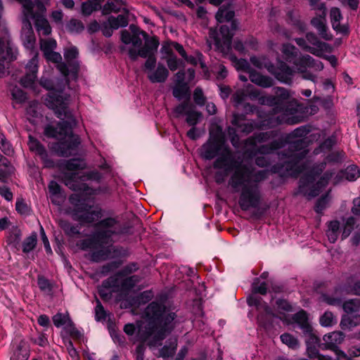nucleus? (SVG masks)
Wrapping results in <instances>:
<instances>
[{"label":"nucleus","instance_id":"obj_60","mask_svg":"<svg viewBox=\"0 0 360 360\" xmlns=\"http://www.w3.org/2000/svg\"><path fill=\"white\" fill-rule=\"evenodd\" d=\"M247 97L245 89H238L233 95L232 100L236 106L243 103Z\"/></svg>","mask_w":360,"mask_h":360},{"label":"nucleus","instance_id":"obj_48","mask_svg":"<svg viewBox=\"0 0 360 360\" xmlns=\"http://www.w3.org/2000/svg\"><path fill=\"white\" fill-rule=\"evenodd\" d=\"M60 228L68 236H74L79 233V229L77 226L72 225L66 220H60L59 222Z\"/></svg>","mask_w":360,"mask_h":360},{"label":"nucleus","instance_id":"obj_21","mask_svg":"<svg viewBox=\"0 0 360 360\" xmlns=\"http://www.w3.org/2000/svg\"><path fill=\"white\" fill-rule=\"evenodd\" d=\"M28 146L32 153L39 157L45 167H54V162L50 158L45 147L37 139L29 136Z\"/></svg>","mask_w":360,"mask_h":360},{"label":"nucleus","instance_id":"obj_16","mask_svg":"<svg viewBox=\"0 0 360 360\" xmlns=\"http://www.w3.org/2000/svg\"><path fill=\"white\" fill-rule=\"evenodd\" d=\"M227 146L225 145L223 137L217 134L211 135L209 139L202 146L200 155L205 160H212L217 158Z\"/></svg>","mask_w":360,"mask_h":360},{"label":"nucleus","instance_id":"obj_56","mask_svg":"<svg viewBox=\"0 0 360 360\" xmlns=\"http://www.w3.org/2000/svg\"><path fill=\"white\" fill-rule=\"evenodd\" d=\"M144 314H145V316H146V318L147 319V323H143L142 321H138L136 323V326H135L133 323H127V324H126L124 326V332L127 335L132 336L135 333V332H136V334L137 331H138L139 324H143V326H146L148 323L149 320H148V317L146 315V311H144Z\"/></svg>","mask_w":360,"mask_h":360},{"label":"nucleus","instance_id":"obj_8","mask_svg":"<svg viewBox=\"0 0 360 360\" xmlns=\"http://www.w3.org/2000/svg\"><path fill=\"white\" fill-rule=\"evenodd\" d=\"M252 290L253 294L248 297L247 303L250 307H256L257 310L259 312L257 316V322L260 326L266 328L269 325L268 318L276 316L268 304L262 302V298L255 294L266 295L267 292V285L266 282H260L259 278H256L252 284Z\"/></svg>","mask_w":360,"mask_h":360},{"label":"nucleus","instance_id":"obj_39","mask_svg":"<svg viewBox=\"0 0 360 360\" xmlns=\"http://www.w3.org/2000/svg\"><path fill=\"white\" fill-rule=\"evenodd\" d=\"M177 347V338H173L168 340L165 345L160 351L161 356L163 358L170 357L174 355Z\"/></svg>","mask_w":360,"mask_h":360},{"label":"nucleus","instance_id":"obj_25","mask_svg":"<svg viewBox=\"0 0 360 360\" xmlns=\"http://www.w3.org/2000/svg\"><path fill=\"white\" fill-rule=\"evenodd\" d=\"M330 22L333 30L337 32L343 34H347L349 33V28L346 25H341L340 20L342 18L341 12L338 8H332L330 12Z\"/></svg>","mask_w":360,"mask_h":360},{"label":"nucleus","instance_id":"obj_31","mask_svg":"<svg viewBox=\"0 0 360 360\" xmlns=\"http://www.w3.org/2000/svg\"><path fill=\"white\" fill-rule=\"evenodd\" d=\"M53 322L56 327L64 326L66 329L71 330L74 329V323L68 313H57L53 316Z\"/></svg>","mask_w":360,"mask_h":360},{"label":"nucleus","instance_id":"obj_34","mask_svg":"<svg viewBox=\"0 0 360 360\" xmlns=\"http://www.w3.org/2000/svg\"><path fill=\"white\" fill-rule=\"evenodd\" d=\"M123 278L121 275H118L117 272L115 275L110 276L104 280L102 283L104 288L112 289V292H120V278Z\"/></svg>","mask_w":360,"mask_h":360},{"label":"nucleus","instance_id":"obj_40","mask_svg":"<svg viewBox=\"0 0 360 360\" xmlns=\"http://www.w3.org/2000/svg\"><path fill=\"white\" fill-rule=\"evenodd\" d=\"M123 6L122 0L108 1L103 7L102 13L103 15H108L110 13H118L121 11Z\"/></svg>","mask_w":360,"mask_h":360},{"label":"nucleus","instance_id":"obj_54","mask_svg":"<svg viewBox=\"0 0 360 360\" xmlns=\"http://www.w3.org/2000/svg\"><path fill=\"white\" fill-rule=\"evenodd\" d=\"M36 245L37 234L34 233L24 240L22 244V251L24 252H30L35 248Z\"/></svg>","mask_w":360,"mask_h":360},{"label":"nucleus","instance_id":"obj_42","mask_svg":"<svg viewBox=\"0 0 360 360\" xmlns=\"http://www.w3.org/2000/svg\"><path fill=\"white\" fill-rule=\"evenodd\" d=\"M173 96L178 100L190 97L189 88L187 84H176L172 91Z\"/></svg>","mask_w":360,"mask_h":360},{"label":"nucleus","instance_id":"obj_17","mask_svg":"<svg viewBox=\"0 0 360 360\" xmlns=\"http://www.w3.org/2000/svg\"><path fill=\"white\" fill-rule=\"evenodd\" d=\"M22 5V13L24 20L30 21L37 16H44L46 6L50 4V0H18Z\"/></svg>","mask_w":360,"mask_h":360},{"label":"nucleus","instance_id":"obj_9","mask_svg":"<svg viewBox=\"0 0 360 360\" xmlns=\"http://www.w3.org/2000/svg\"><path fill=\"white\" fill-rule=\"evenodd\" d=\"M250 63L259 69L265 68L280 82L290 84L292 83L295 71L285 63L278 60L276 67L267 57L264 56L250 57Z\"/></svg>","mask_w":360,"mask_h":360},{"label":"nucleus","instance_id":"obj_35","mask_svg":"<svg viewBox=\"0 0 360 360\" xmlns=\"http://www.w3.org/2000/svg\"><path fill=\"white\" fill-rule=\"evenodd\" d=\"M234 17V11L230 9L229 6H221L217 11L215 18L217 22H230Z\"/></svg>","mask_w":360,"mask_h":360},{"label":"nucleus","instance_id":"obj_1","mask_svg":"<svg viewBox=\"0 0 360 360\" xmlns=\"http://www.w3.org/2000/svg\"><path fill=\"white\" fill-rule=\"evenodd\" d=\"M216 172L215 181L220 184L225 180L229 173L234 170L229 185L238 192L240 190L238 204L242 210L258 208L262 202V195L259 184L268 178L267 170H257L248 165L240 166L231 149L227 146L220 153L213 162Z\"/></svg>","mask_w":360,"mask_h":360},{"label":"nucleus","instance_id":"obj_37","mask_svg":"<svg viewBox=\"0 0 360 360\" xmlns=\"http://www.w3.org/2000/svg\"><path fill=\"white\" fill-rule=\"evenodd\" d=\"M129 30L132 33L131 44H132L134 46H140L142 44V39L140 37L141 35L144 39L148 37L146 32L140 30L139 28L135 25H130Z\"/></svg>","mask_w":360,"mask_h":360},{"label":"nucleus","instance_id":"obj_64","mask_svg":"<svg viewBox=\"0 0 360 360\" xmlns=\"http://www.w3.org/2000/svg\"><path fill=\"white\" fill-rule=\"evenodd\" d=\"M193 108V105L188 102H184L179 105H177L174 108V112L176 113V116L179 117L182 115H186L188 112V110H190Z\"/></svg>","mask_w":360,"mask_h":360},{"label":"nucleus","instance_id":"obj_63","mask_svg":"<svg viewBox=\"0 0 360 360\" xmlns=\"http://www.w3.org/2000/svg\"><path fill=\"white\" fill-rule=\"evenodd\" d=\"M335 323V318L331 312H325L320 318V324L322 326H331Z\"/></svg>","mask_w":360,"mask_h":360},{"label":"nucleus","instance_id":"obj_7","mask_svg":"<svg viewBox=\"0 0 360 360\" xmlns=\"http://www.w3.org/2000/svg\"><path fill=\"white\" fill-rule=\"evenodd\" d=\"M282 52L286 60L295 65L297 71L302 74L304 79L316 82V75L308 72L307 68H312L315 71H321L323 69L322 62L314 59L309 55H304L297 58H294L297 55V49L293 45L289 44L283 45Z\"/></svg>","mask_w":360,"mask_h":360},{"label":"nucleus","instance_id":"obj_43","mask_svg":"<svg viewBox=\"0 0 360 360\" xmlns=\"http://www.w3.org/2000/svg\"><path fill=\"white\" fill-rule=\"evenodd\" d=\"M103 0H88L82 5V13L85 15H89L94 11L101 7V3Z\"/></svg>","mask_w":360,"mask_h":360},{"label":"nucleus","instance_id":"obj_62","mask_svg":"<svg viewBox=\"0 0 360 360\" xmlns=\"http://www.w3.org/2000/svg\"><path fill=\"white\" fill-rule=\"evenodd\" d=\"M11 94L13 99L18 103H22L27 99L26 94L22 89L18 87L13 89Z\"/></svg>","mask_w":360,"mask_h":360},{"label":"nucleus","instance_id":"obj_52","mask_svg":"<svg viewBox=\"0 0 360 360\" xmlns=\"http://www.w3.org/2000/svg\"><path fill=\"white\" fill-rule=\"evenodd\" d=\"M20 240V231L18 229H13L11 231L9 232L6 242L8 245L12 246L13 248H17Z\"/></svg>","mask_w":360,"mask_h":360},{"label":"nucleus","instance_id":"obj_53","mask_svg":"<svg viewBox=\"0 0 360 360\" xmlns=\"http://www.w3.org/2000/svg\"><path fill=\"white\" fill-rule=\"evenodd\" d=\"M15 210L21 215L27 216L31 213V208L22 198H18L15 203Z\"/></svg>","mask_w":360,"mask_h":360},{"label":"nucleus","instance_id":"obj_27","mask_svg":"<svg viewBox=\"0 0 360 360\" xmlns=\"http://www.w3.org/2000/svg\"><path fill=\"white\" fill-rule=\"evenodd\" d=\"M168 70L162 65L158 64L155 70L148 72V77L153 83H162L164 82L168 77Z\"/></svg>","mask_w":360,"mask_h":360},{"label":"nucleus","instance_id":"obj_44","mask_svg":"<svg viewBox=\"0 0 360 360\" xmlns=\"http://www.w3.org/2000/svg\"><path fill=\"white\" fill-rule=\"evenodd\" d=\"M275 93L281 108H289L288 107L285 106V103L290 98V91L285 88L277 87Z\"/></svg>","mask_w":360,"mask_h":360},{"label":"nucleus","instance_id":"obj_18","mask_svg":"<svg viewBox=\"0 0 360 360\" xmlns=\"http://www.w3.org/2000/svg\"><path fill=\"white\" fill-rule=\"evenodd\" d=\"M65 63L69 68V73L67 77L77 79L79 70V61L78 60L79 51L75 46L70 45L64 49Z\"/></svg>","mask_w":360,"mask_h":360},{"label":"nucleus","instance_id":"obj_61","mask_svg":"<svg viewBox=\"0 0 360 360\" xmlns=\"http://www.w3.org/2000/svg\"><path fill=\"white\" fill-rule=\"evenodd\" d=\"M67 27L68 30L72 32H80L84 29L83 23L77 19L70 20Z\"/></svg>","mask_w":360,"mask_h":360},{"label":"nucleus","instance_id":"obj_29","mask_svg":"<svg viewBox=\"0 0 360 360\" xmlns=\"http://www.w3.org/2000/svg\"><path fill=\"white\" fill-rule=\"evenodd\" d=\"M64 169L72 172L71 174H77L75 172L77 170H82L86 167L85 161L79 158H73L66 160L62 165ZM65 174H70V173H65L63 175V180L65 181Z\"/></svg>","mask_w":360,"mask_h":360},{"label":"nucleus","instance_id":"obj_26","mask_svg":"<svg viewBox=\"0 0 360 360\" xmlns=\"http://www.w3.org/2000/svg\"><path fill=\"white\" fill-rule=\"evenodd\" d=\"M44 56L46 60L56 63L57 69L60 72L64 77H68L69 68L67 67V64L62 61V56L60 53L53 51L45 54Z\"/></svg>","mask_w":360,"mask_h":360},{"label":"nucleus","instance_id":"obj_49","mask_svg":"<svg viewBox=\"0 0 360 360\" xmlns=\"http://www.w3.org/2000/svg\"><path fill=\"white\" fill-rule=\"evenodd\" d=\"M336 143V137L334 135L329 136L326 139L319 148H316L314 153L317 155L319 153L325 150H330Z\"/></svg>","mask_w":360,"mask_h":360},{"label":"nucleus","instance_id":"obj_30","mask_svg":"<svg viewBox=\"0 0 360 360\" xmlns=\"http://www.w3.org/2000/svg\"><path fill=\"white\" fill-rule=\"evenodd\" d=\"M14 167L8 160L0 155V181L7 182L8 178L13 173Z\"/></svg>","mask_w":360,"mask_h":360},{"label":"nucleus","instance_id":"obj_19","mask_svg":"<svg viewBox=\"0 0 360 360\" xmlns=\"http://www.w3.org/2000/svg\"><path fill=\"white\" fill-rule=\"evenodd\" d=\"M38 53H36L26 65V74L20 83L25 88L34 89L38 72Z\"/></svg>","mask_w":360,"mask_h":360},{"label":"nucleus","instance_id":"obj_13","mask_svg":"<svg viewBox=\"0 0 360 360\" xmlns=\"http://www.w3.org/2000/svg\"><path fill=\"white\" fill-rule=\"evenodd\" d=\"M236 29L237 24L235 21H231V28L226 25H221L219 31L211 28L209 32L210 40L217 49L222 52L226 51L231 46V39Z\"/></svg>","mask_w":360,"mask_h":360},{"label":"nucleus","instance_id":"obj_3","mask_svg":"<svg viewBox=\"0 0 360 360\" xmlns=\"http://www.w3.org/2000/svg\"><path fill=\"white\" fill-rule=\"evenodd\" d=\"M309 126H301L294 129L285 137V140L280 139L272 141L268 144L259 146L255 153L261 155H269L274 151L285 146L289 143L288 151L285 153H278L279 160L283 161L281 164H276L271 167L272 173L278 174L282 177L297 176L306 169V165L303 160L308 154L307 149V139H301L292 141L294 138L305 137L310 132ZM323 131H316L309 136L308 142L316 141L323 136Z\"/></svg>","mask_w":360,"mask_h":360},{"label":"nucleus","instance_id":"obj_50","mask_svg":"<svg viewBox=\"0 0 360 360\" xmlns=\"http://www.w3.org/2000/svg\"><path fill=\"white\" fill-rule=\"evenodd\" d=\"M281 342L291 349L299 347V342L292 335L285 333L280 337Z\"/></svg>","mask_w":360,"mask_h":360},{"label":"nucleus","instance_id":"obj_14","mask_svg":"<svg viewBox=\"0 0 360 360\" xmlns=\"http://www.w3.org/2000/svg\"><path fill=\"white\" fill-rule=\"evenodd\" d=\"M245 120L244 115L238 113H234L233 115V119L231 124L238 128L241 132L248 134L254 131L255 129H263V128H272L279 124L283 120H274L272 118L269 120H264L261 123L257 124L254 121L248 122L247 123H242Z\"/></svg>","mask_w":360,"mask_h":360},{"label":"nucleus","instance_id":"obj_24","mask_svg":"<svg viewBox=\"0 0 360 360\" xmlns=\"http://www.w3.org/2000/svg\"><path fill=\"white\" fill-rule=\"evenodd\" d=\"M276 136L277 132L275 131L256 133L245 140V145L255 147L257 143L266 142Z\"/></svg>","mask_w":360,"mask_h":360},{"label":"nucleus","instance_id":"obj_58","mask_svg":"<svg viewBox=\"0 0 360 360\" xmlns=\"http://www.w3.org/2000/svg\"><path fill=\"white\" fill-rule=\"evenodd\" d=\"M355 224V219L354 217H349L342 229V239H345L351 233Z\"/></svg>","mask_w":360,"mask_h":360},{"label":"nucleus","instance_id":"obj_28","mask_svg":"<svg viewBox=\"0 0 360 360\" xmlns=\"http://www.w3.org/2000/svg\"><path fill=\"white\" fill-rule=\"evenodd\" d=\"M250 81L263 88H269L273 86L274 80L268 76H264L255 70L248 71Z\"/></svg>","mask_w":360,"mask_h":360},{"label":"nucleus","instance_id":"obj_2","mask_svg":"<svg viewBox=\"0 0 360 360\" xmlns=\"http://www.w3.org/2000/svg\"><path fill=\"white\" fill-rule=\"evenodd\" d=\"M39 84L50 91L46 98V105L54 110L57 117L63 120L57 122L56 126L47 124L44 134L48 138L58 140V142L53 145L52 148L59 156H70L77 150L81 140L78 135L72 132V129L77 125V122L68 108L69 97L63 96L62 92L55 91L53 82L47 78L42 77Z\"/></svg>","mask_w":360,"mask_h":360},{"label":"nucleus","instance_id":"obj_11","mask_svg":"<svg viewBox=\"0 0 360 360\" xmlns=\"http://www.w3.org/2000/svg\"><path fill=\"white\" fill-rule=\"evenodd\" d=\"M292 321L302 329L306 337L307 351L310 358H314L317 354L316 346L319 342V338L315 335L313 328L309 322L307 314L304 310H300L292 316Z\"/></svg>","mask_w":360,"mask_h":360},{"label":"nucleus","instance_id":"obj_10","mask_svg":"<svg viewBox=\"0 0 360 360\" xmlns=\"http://www.w3.org/2000/svg\"><path fill=\"white\" fill-rule=\"evenodd\" d=\"M94 238L103 245L113 242L112 237L122 233V228L120 221L115 217H107L98 221L95 224Z\"/></svg>","mask_w":360,"mask_h":360},{"label":"nucleus","instance_id":"obj_38","mask_svg":"<svg viewBox=\"0 0 360 360\" xmlns=\"http://www.w3.org/2000/svg\"><path fill=\"white\" fill-rule=\"evenodd\" d=\"M360 299L347 301L343 304V309L347 314L354 317H359Z\"/></svg>","mask_w":360,"mask_h":360},{"label":"nucleus","instance_id":"obj_12","mask_svg":"<svg viewBox=\"0 0 360 360\" xmlns=\"http://www.w3.org/2000/svg\"><path fill=\"white\" fill-rule=\"evenodd\" d=\"M259 102L262 104L267 105L269 106L274 107V113L268 116L266 120L272 118L274 120H282L283 121L280 123L286 122L290 124H295L300 122V120L295 116L290 117H286L288 115H293L297 112V108H281L278 103V98L276 96H262L259 98Z\"/></svg>","mask_w":360,"mask_h":360},{"label":"nucleus","instance_id":"obj_55","mask_svg":"<svg viewBox=\"0 0 360 360\" xmlns=\"http://www.w3.org/2000/svg\"><path fill=\"white\" fill-rule=\"evenodd\" d=\"M201 116V113L194 110L193 107L190 110H188V112L186 114V121L188 123V124L194 127L198 124Z\"/></svg>","mask_w":360,"mask_h":360},{"label":"nucleus","instance_id":"obj_6","mask_svg":"<svg viewBox=\"0 0 360 360\" xmlns=\"http://www.w3.org/2000/svg\"><path fill=\"white\" fill-rule=\"evenodd\" d=\"M326 167V162H321L313 167L311 170L307 174L301 177L299 181V186L295 195H303L309 199L314 198L321 192L323 188L328 184L329 179L332 177L333 173L326 172L315 183L316 176L320 174Z\"/></svg>","mask_w":360,"mask_h":360},{"label":"nucleus","instance_id":"obj_36","mask_svg":"<svg viewBox=\"0 0 360 360\" xmlns=\"http://www.w3.org/2000/svg\"><path fill=\"white\" fill-rule=\"evenodd\" d=\"M340 233V222L337 220L331 221L328 224L326 235L329 241L332 243L336 242Z\"/></svg>","mask_w":360,"mask_h":360},{"label":"nucleus","instance_id":"obj_22","mask_svg":"<svg viewBox=\"0 0 360 360\" xmlns=\"http://www.w3.org/2000/svg\"><path fill=\"white\" fill-rule=\"evenodd\" d=\"M153 297V292L151 290H146L137 296L127 300L125 302L121 303L122 308H128L131 307H139L141 304H145L152 300Z\"/></svg>","mask_w":360,"mask_h":360},{"label":"nucleus","instance_id":"obj_15","mask_svg":"<svg viewBox=\"0 0 360 360\" xmlns=\"http://www.w3.org/2000/svg\"><path fill=\"white\" fill-rule=\"evenodd\" d=\"M310 6L312 9L317 10L316 15L311 19V25L317 30L319 35L326 40H330L332 34L328 32V27L326 25L325 17L326 15V8L324 4H319L318 0H309Z\"/></svg>","mask_w":360,"mask_h":360},{"label":"nucleus","instance_id":"obj_51","mask_svg":"<svg viewBox=\"0 0 360 360\" xmlns=\"http://www.w3.org/2000/svg\"><path fill=\"white\" fill-rule=\"evenodd\" d=\"M37 108H38L37 102L32 101L29 104V106L27 107V110H26L27 119L32 124H34L35 119L37 118L40 115V113L37 110Z\"/></svg>","mask_w":360,"mask_h":360},{"label":"nucleus","instance_id":"obj_47","mask_svg":"<svg viewBox=\"0 0 360 360\" xmlns=\"http://www.w3.org/2000/svg\"><path fill=\"white\" fill-rule=\"evenodd\" d=\"M48 188L51 202L54 204H58L59 201L57 198L60 195V186L57 182L51 181L49 183Z\"/></svg>","mask_w":360,"mask_h":360},{"label":"nucleus","instance_id":"obj_59","mask_svg":"<svg viewBox=\"0 0 360 360\" xmlns=\"http://www.w3.org/2000/svg\"><path fill=\"white\" fill-rule=\"evenodd\" d=\"M121 262L120 261H113L109 262L105 265H103L101 269V274L106 276L109 273L112 272L113 271L118 269L121 265Z\"/></svg>","mask_w":360,"mask_h":360},{"label":"nucleus","instance_id":"obj_23","mask_svg":"<svg viewBox=\"0 0 360 360\" xmlns=\"http://www.w3.org/2000/svg\"><path fill=\"white\" fill-rule=\"evenodd\" d=\"M23 27L21 35L24 46L27 49H32L35 44V37L32 27V24L28 20H22Z\"/></svg>","mask_w":360,"mask_h":360},{"label":"nucleus","instance_id":"obj_45","mask_svg":"<svg viewBox=\"0 0 360 360\" xmlns=\"http://www.w3.org/2000/svg\"><path fill=\"white\" fill-rule=\"evenodd\" d=\"M360 176V172L356 165L348 166L340 174L341 177H345L347 180L352 181L356 180Z\"/></svg>","mask_w":360,"mask_h":360},{"label":"nucleus","instance_id":"obj_46","mask_svg":"<svg viewBox=\"0 0 360 360\" xmlns=\"http://www.w3.org/2000/svg\"><path fill=\"white\" fill-rule=\"evenodd\" d=\"M57 46L56 41L54 39H40V49L44 56L51 51H54Z\"/></svg>","mask_w":360,"mask_h":360},{"label":"nucleus","instance_id":"obj_5","mask_svg":"<svg viewBox=\"0 0 360 360\" xmlns=\"http://www.w3.org/2000/svg\"><path fill=\"white\" fill-rule=\"evenodd\" d=\"M102 178V174L97 170L87 172L81 175L70 174L65 176V184L72 191L79 192L72 194L69 201L73 207L71 211L73 218L80 223L91 224L103 216V210L100 207L91 210L92 205L86 202V197L96 195L98 190L84 183L86 181L100 182Z\"/></svg>","mask_w":360,"mask_h":360},{"label":"nucleus","instance_id":"obj_57","mask_svg":"<svg viewBox=\"0 0 360 360\" xmlns=\"http://www.w3.org/2000/svg\"><path fill=\"white\" fill-rule=\"evenodd\" d=\"M0 149L6 155H11L13 149L11 143L6 139L5 136L0 132Z\"/></svg>","mask_w":360,"mask_h":360},{"label":"nucleus","instance_id":"obj_4","mask_svg":"<svg viewBox=\"0 0 360 360\" xmlns=\"http://www.w3.org/2000/svg\"><path fill=\"white\" fill-rule=\"evenodd\" d=\"M146 315L149 320L148 323L146 326L139 324L136 335L130 339L134 343L140 342L135 350L136 360H144L146 342L151 346L160 345L175 327L176 314L162 303H150L146 308Z\"/></svg>","mask_w":360,"mask_h":360},{"label":"nucleus","instance_id":"obj_41","mask_svg":"<svg viewBox=\"0 0 360 360\" xmlns=\"http://www.w3.org/2000/svg\"><path fill=\"white\" fill-rule=\"evenodd\" d=\"M109 25L115 30L124 27L128 25V16L127 14H121L117 17L110 16L108 19Z\"/></svg>","mask_w":360,"mask_h":360},{"label":"nucleus","instance_id":"obj_32","mask_svg":"<svg viewBox=\"0 0 360 360\" xmlns=\"http://www.w3.org/2000/svg\"><path fill=\"white\" fill-rule=\"evenodd\" d=\"M32 20H34V26L39 36H48L51 33L50 24L44 16H37Z\"/></svg>","mask_w":360,"mask_h":360},{"label":"nucleus","instance_id":"obj_20","mask_svg":"<svg viewBox=\"0 0 360 360\" xmlns=\"http://www.w3.org/2000/svg\"><path fill=\"white\" fill-rule=\"evenodd\" d=\"M344 338L345 335L340 331H334L328 333L323 338L324 342L322 346H321V349H331L335 351L338 356L345 357V354L338 348V345L342 342Z\"/></svg>","mask_w":360,"mask_h":360},{"label":"nucleus","instance_id":"obj_33","mask_svg":"<svg viewBox=\"0 0 360 360\" xmlns=\"http://www.w3.org/2000/svg\"><path fill=\"white\" fill-rule=\"evenodd\" d=\"M141 278L138 275L126 277L120 281V292H128L139 283Z\"/></svg>","mask_w":360,"mask_h":360}]
</instances>
